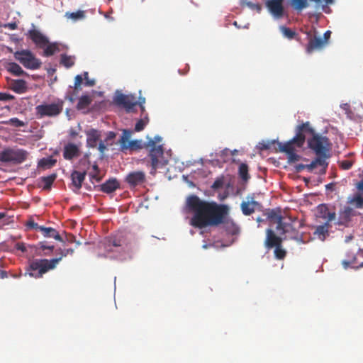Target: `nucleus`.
<instances>
[{"instance_id":"1","label":"nucleus","mask_w":363,"mask_h":363,"mask_svg":"<svg viewBox=\"0 0 363 363\" xmlns=\"http://www.w3.org/2000/svg\"><path fill=\"white\" fill-rule=\"evenodd\" d=\"M186 204L189 211L194 213L191 225L199 229L223 223L228 211L225 205L203 201L196 195H190Z\"/></svg>"},{"instance_id":"2","label":"nucleus","mask_w":363,"mask_h":363,"mask_svg":"<svg viewBox=\"0 0 363 363\" xmlns=\"http://www.w3.org/2000/svg\"><path fill=\"white\" fill-rule=\"evenodd\" d=\"M313 128L311 127L309 122H306L297 127L296 135L286 143L273 141L277 145L276 149L280 152H284L287 155L289 163H294L301 159L297 154L298 149H301L306 141L304 133H312Z\"/></svg>"},{"instance_id":"3","label":"nucleus","mask_w":363,"mask_h":363,"mask_svg":"<svg viewBox=\"0 0 363 363\" xmlns=\"http://www.w3.org/2000/svg\"><path fill=\"white\" fill-rule=\"evenodd\" d=\"M60 256L59 257L51 259H35L30 262L26 268V274H28L30 277L35 279L42 278L43 274L48 271L54 269L57 264L62 260V257H67L68 255H73L74 249L69 248L65 250L60 249Z\"/></svg>"},{"instance_id":"4","label":"nucleus","mask_w":363,"mask_h":363,"mask_svg":"<svg viewBox=\"0 0 363 363\" xmlns=\"http://www.w3.org/2000/svg\"><path fill=\"white\" fill-rule=\"evenodd\" d=\"M64 107V101L57 99L51 103L43 101L35 108V115L38 119L45 117L55 118L62 113Z\"/></svg>"},{"instance_id":"5","label":"nucleus","mask_w":363,"mask_h":363,"mask_svg":"<svg viewBox=\"0 0 363 363\" xmlns=\"http://www.w3.org/2000/svg\"><path fill=\"white\" fill-rule=\"evenodd\" d=\"M147 147L150 148L148 156L150 159L151 174H155L158 168H162L167 164L164 157V149L162 145H156V141L149 140Z\"/></svg>"},{"instance_id":"6","label":"nucleus","mask_w":363,"mask_h":363,"mask_svg":"<svg viewBox=\"0 0 363 363\" xmlns=\"http://www.w3.org/2000/svg\"><path fill=\"white\" fill-rule=\"evenodd\" d=\"M28 152L23 149L8 147L0 151V162L19 164L25 162Z\"/></svg>"},{"instance_id":"7","label":"nucleus","mask_w":363,"mask_h":363,"mask_svg":"<svg viewBox=\"0 0 363 363\" xmlns=\"http://www.w3.org/2000/svg\"><path fill=\"white\" fill-rule=\"evenodd\" d=\"M15 60L19 62L25 68L35 70L40 68L42 62L28 49L16 51L13 53Z\"/></svg>"},{"instance_id":"8","label":"nucleus","mask_w":363,"mask_h":363,"mask_svg":"<svg viewBox=\"0 0 363 363\" xmlns=\"http://www.w3.org/2000/svg\"><path fill=\"white\" fill-rule=\"evenodd\" d=\"M312 135L311 138L308 140V145L316 155H325V154H329L330 151V142L327 137L322 136L315 132L308 133Z\"/></svg>"},{"instance_id":"9","label":"nucleus","mask_w":363,"mask_h":363,"mask_svg":"<svg viewBox=\"0 0 363 363\" xmlns=\"http://www.w3.org/2000/svg\"><path fill=\"white\" fill-rule=\"evenodd\" d=\"M126 245V240L122 233H116L106 237L101 242L100 247L109 254L114 252H119Z\"/></svg>"},{"instance_id":"10","label":"nucleus","mask_w":363,"mask_h":363,"mask_svg":"<svg viewBox=\"0 0 363 363\" xmlns=\"http://www.w3.org/2000/svg\"><path fill=\"white\" fill-rule=\"evenodd\" d=\"M87 157L88 155H86L85 158L81 159L79 162V169L82 170V172L74 170L71 174L72 184L77 190L81 189L82 183L86 175V170L89 166V162L87 160Z\"/></svg>"},{"instance_id":"11","label":"nucleus","mask_w":363,"mask_h":363,"mask_svg":"<svg viewBox=\"0 0 363 363\" xmlns=\"http://www.w3.org/2000/svg\"><path fill=\"white\" fill-rule=\"evenodd\" d=\"M117 105L123 106L128 113L133 112L134 108L138 105L136 98L133 95L119 94L115 97Z\"/></svg>"},{"instance_id":"12","label":"nucleus","mask_w":363,"mask_h":363,"mask_svg":"<svg viewBox=\"0 0 363 363\" xmlns=\"http://www.w3.org/2000/svg\"><path fill=\"white\" fill-rule=\"evenodd\" d=\"M284 0H267L265 6L275 18H281L284 15Z\"/></svg>"},{"instance_id":"13","label":"nucleus","mask_w":363,"mask_h":363,"mask_svg":"<svg viewBox=\"0 0 363 363\" xmlns=\"http://www.w3.org/2000/svg\"><path fill=\"white\" fill-rule=\"evenodd\" d=\"M146 181L145 173L143 171H134L127 174L125 182L130 186L135 187L143 184Z\"/></svg>"},{"instance_id":"14","label":"nucleus","mask_w":363,"mask_h":363,"mask_svg":"<svg viewBox=\"0 0 363 363\" xmlns=\"http://www.w3.org/2000/svg\"><path fill=\"white\" fill-rule=\"evenodd\" d=\"M308 43L306 46V51L308 54H311L315 50H320L323 49L326 44L325 40L316 35L312 36L310 33H308Z\"/></svg>"},{"instance_id":"15","label":"nucleus","mask_w":363,"mask_h":363,"mask_svg":"<svg viewBox=\"0 0 363 363\" xmlns=\"http://www.w3.org/2000/svg\"><path fill=\"white\" fill-rule=\"evenodd\" d=\"M26 35L38 48H44L48 43V38L40 30L35 28L29 30Z\"/></svg>"},{"instance_id":"16","label":"nucleus","mask_w":363,"mask_h":363,"mask_svg":"<svg viewBox=\"0 0 363 363\" xmlns=\"http://www.w3.org/2000/svg\"><path fill=\"white\" fill-rule=\"evenodd\" d=\"M266 234L264 245L267 248L271 249L281 245L283 239L276 235L273 230L270 228L267 229Z\"/></svg>"},{"instance_id":"17","label":"nucleus","mask_w":363,"mask_h":363,"mask_svg":"<svg viewBox=\"0 0 363 363\" xmlns=\"http://www.w3.org/2000/svg\"><path fill=\"white\" fill-rule=\"evenodd\" d=\"M354 216V211L351 207L346 206L339 213L338 220L336 223L338 225L347 226Z\"/></svg>"},{"instance_id":"18","label":"nucleus","mask_w":363,"mask_h":363,"mask_svg":"<svg viewBox=\"0 0 363 363\" xmlns=\"http://www.w3.org/2000/svg\"><path fill=\"white\" fill-rule=\"evenodd\" d=\"M80 150L79 147L74 144L69 143L65 145L63 149V157L67 160H72L74 157L79 156Z\"/></svg>"},{"instance_id":"19","label":"nucleus","mask_w":363,"mask_h":363,"mask_svg":"<svg viewBox=\"0 0 363 363\" xmlns=\"http://www.w3.org/2000/svg\"><path fill=\"white\" fill-rule=\"evenodd\" d=\"M262 205L256 201H254L252 198V201H242L240 205V208L242 213L245 216H250L252 214L256 209H259Z\"/></svg>"},{"instance_id":"20","label":"nucleus","mask_w":363,"mask_h":363,"mask_svg":"<svg viewBox=\"0 0 363 363\" xmlns=\"http://www.w3.org/2000/svg\"><path fill=\"white\" fill-rule=\"evenodd\" d=\"M86 146L90 148L97 147L98 143L100 141L101 133L96 129H91L86 132Z\"/></svg>"},{"instance_id":"21","label":"nucleus","mask_w":363,"mask_h":363,"mask_svg":"<svg viewBox=\"0 0 363 363\" xmlns=\"http://www.w3.org/2000/svg\"><path fill=\"white\" fill-rule=\"evenodd\" d=\"M99 187L101 191L111 194L120 187V184L116 179H110Z\"/></svg>"},{"instance_id":"22","label":"nucleus","mask_w":363,"mask_h":363,"mask_svg":"<svg viewBox=\"0 0 363 363\" xmlns=\"http://www.w3.org/2000/svg\"><path fill=\"white\" fill-rule=\"evenodd\" d=\"M277 230L280 233L281 235H284L289 233H292L293 235L289 237L291 239L294 240H298V233L294 228L292 223L291 222H284V220L281 222V227L279 228H277Z\"/></svg>"},{"instance_id":"23","label":"nucleus","mask_w":363,"mask_h":363,"mask_svg":"<svg viewBox=\"0 0 363 363\" xmlns=\"http://www.w3.org/2000/svg\"><path fill=\"white\" fill-rule=\"evenodd\" d=\"M35 253L39 256L50 255L54 250V245H48L46 241L38 242L35 246Z\"/></svg>"},{"instance_id":"24","label":"nucleus","mask_w":363,"mask_h":363,"mask_svg":"<svg viewBox=\"0 0 363 363\" xmlns=\"http://www.w3.org/2000/svg\"><path fill=\"white\" fill-rule=\"evenodd\" d=\"M5 69L14 76L28 75V74L22 69V67L16 62H6L4 65Z\"/></svg>"},{"instance_id":"25","label":"nucleus","mask_w":363,"mask_h":363,"mask_svg":"<svg viewBox=\"0 0 363 363\" xmlns=\"http://www.w3.org/2000/svg\"><path fill=\"white\" fill-rule=\"evenodd\" d=\"M330 226L331 225L328 223L317 226L313 233L314 235L321 241H324L329 235V229Z\"/></svg>"},{"instance_id":"26","label":"nucleus","mask_w":363,"mask_h":363,"mask_svg":"<svg viewBox=\"0 0 363 363\" xmlns=\"http://www.w3.org/2000/svg\"><path fill=\"white\" fill-rule=\"evenodd\" d=\"M11 89L17 94H23L27 91V83L24 79H13L11 83Z\"/></svg>"},{"instance_id":"27","label":"nucleus","mask_w":363,"mask_h":363,"mask_svg":"<svg viewBox=\"0 0 363 363\" xmlns=\"http://www.w3.org/2000/svg\"><path fill=\"white\" fill-rule=\"evenodd\" d=\"M318 211L321 215V217L327 220L326 223L333 221L336 218V213L335 211H330L327 205L321 204L318 207Z\"/></svg>"},{"instance_id":"28","label":"nucleus","mask_w":363,"mask_h":363,"mask_svg":"<svg viewBox=\"0 0 363 363\" xmlns=\"http://www.w3.org/2000/svg\"><path fill=\"white\" fill-rule=\"evenodd\" d=\"M330 157L329 154H325V155H317V157L309 164V167L311 172L317 167L321 166L324 168V171L327 168L328 164L326 162V159Z\"/></svg>"},{"instance_id":"29","label":"nucleus","mask_w":363,"mask_h":363,"mask_svg":"<svg viewBox=\"0 0 363 363\" xmlns=\"http://www.w3.org/2000/svg\"><path fill=\"white\" fill-rule=\"evenodd\" d=\"M39 230L45 238H52L58 241H62L59 233L53 228L42 226L39 228Z\"/></svg>"},{"instance_id":"30","label":"nucleus","mask_w":363,"mask_h":363,"mask_svg":"<svg viewBox=\"0 0 363 363\" xmlns=\"http://www.w3.org/2000/svg\"><path fill=\"white\" fill-rule=\"evenodd\" d=\"M267 218L271 221L277 224V228H279L281 227V222L283 221V217L280 214L279 210H271L267 214Z\"/></svg>"},{"instance_id":"31","label":"nucleus","mask_w":363,"mask_h":363,"mask_svg":"<svg viewBox=\"0 0 363 363\" xmlns=\"http://www.w3.org/2000/svg\"><path fill=\"white\" fill-rule=\"evenodd\" d=\"M83 82V77L82 75H77L74 78V90L69 96V99L71 101H74L75 98L77 97L79 91L81 89V84Z\"/></svg>"},{"instance_id":"32","label":"nucleus","mask_w":363,"mask_h":363,"mask_svg":"<svg viewBox=\"0 0 363 363\" xmlns=\"http://www.w3.org/2000/svg\"><path fill=\"white\" fill-rule=\"evenodd\" d=\"M43 55L45 57H50L53 55L55 53L60 51L59 45L57 43H51L47 44V45L43 48Z\"/></svg>"},{"instance_id":"33","label":"nucleus","mask_w":363,"mask_h":363,"mask_svg":"<svg viewBox=\"0 0 363 363\" xmlns=\"http://www.w3.org/2000/svg\"><path fill=\"white\" fill-rule=\"evenodd\" d=\"M92 102V99L89 95H83L79 99V101L77 105L78 110H83L86 108Z\"/></svg>"},{"instance_id":"34","label":"nucleus","mask_w":363,"mask_h":363,"mask_svg":"<svg viewBox=\"0 0 363 363\" xmlns=\"http://www.w3.org/2000/svg\"><path fill=\"white\" fill-rule=\"evenodd\" d=\"M290 5L294 10L301 11L308 6V0H291Z\"/></svg>"},{"instance_id":"35","label":"nucleus","mask_w":363,"mask_h":363,"mask_svg":"<svg viewBox=\"0 0 363 363\" xmlns=\"http://www.w3.org/2000/svg\"><path fill=\"white\" fill-rule=\"evenodd\" d=\"M57 162L55 159L52 157L43 158L38 162V167L43 169L52 167Z\"/></svg>"},{"instance_id":"36","label":"nucleus","mask_w":363,"mask_h":363,"mask_svg":"<svg viewBox=\"0 0 363 363\" xmlns=\"http://www.w3.org/2000/svg\"><path fill=\"white\" fill-rule=\"evenodd\" d=\"M238 174L244 182H247L250 178L248 174V165L245 163H241L239 166Z\"/></svg>"},{"instance_id":"37","label":"nucleus","mask_w":363,"mask_h":363,"mask_svg":"<svg viewBox=\"0 0 363 363\" xmlns=\"http://www.w3.org/2000/svg\"><path fill=\"white\" fill-rule=\"evenodd\" d=\"M74 57L62 54L60 57V63L67 68H70L74 65Z\"/></svg>"},{"instance_id":"38","label":"nucleus","mask_w":363,"mask_h":363,"mask_svg":"<svg viewBox=\"0 0 363 363\" xmlns=\"http://www.w3.org/2000/svg\"><path fill=\"white\" fill-rule=\"evenodd\" d=\"M57 174H52L50 175H48L47 177H41V181L43 182V189H50L52 184L56 179Z\"/></svg>"},{"instance_id":"39","label":"nucleus","mask_w":363,"mask_h":363,"mask_svg":"<svg viewBox=\"0 0 363 363\" xmlns=\"http://www.w3.org/2000/svg\"><path fill=\"white\" fill-rule=\"evenodd\" d=\"M310 1L314 2L315 4V8H321L322 10L325 12L326 11V9L330 4H334L335 0H309Z\"/></svg>"},{"instance_id":"40","label":"nucleus","mask_w":363,"mask_h":363,"mask_svg":"<svg viewBox=\"0 0 363 363\" xmlns=\"http://www.w3.org/2000/svg\"><path fill=\"white\" fill-rule=\"evenodd\" d=\"M349 203L354 205L357 208H362L363 196H362L359 194H356L351 199H350Z\"/></svg>"},{"instance_id":"41","label":"nucleus","mask_w":363,"mask_h":363,"mask_svg":"<svg viewBox=\"0 0 363 363\" xmlns=\"http://www.w3.org/2000/svg\"><path fill=\"white\" fill-rule=\"evenodd\" d=\"M141 147H142L141 141L135 140L129 141L125 145H122L121 150H126L128 149H130V150H133L140 149Z\"/></svg>"},{"instance_id":"42","label":"nucleus","mask_w":363,"mask_h":363,"mask_svg":"<svg viewBox=\"0 0 363 363\" xmlns=\"http://www.w3.org/2000/svg\"><path fill=\"white\" fill-rule=\"evenodd\" d=\"M65 17L71 18L74 21H77L80 19H83L85 17V12L84 11H77L76 12H67Z\"/></svg>"},{"instance_id":"43","label":"nucleus","mask_w":363,"mask_h":363,"mask_svg":"<svg viewBox=\"0 0 363 363\" xmlns=\"http://www.w3.org/2000/svg\"><path fill=\"white\" fill-rule=\"evenodd\" d=\"M2 123L4 124L10 125L16 128L23 127L25 125V123L19 120L18 118H11L8 121H3Z\"/></svg>"},{"instance_id":"44","label":"nucleus","mask_w":363,"mask_h":363,"mask_svg":"<svg viewBox=\"0 0 363 363\" xmlns=\"http://www.w3.org/2000/svg\"><path fill=\"white\" fill-rule=\"evenodd\" d=\"M132 135V131L130 130L125 129L123 130V133L121 138L120 139V145L122 148V145H125L129 142V139L130 138Z\"/></svg>"},{"instance_id":"45","label":"nucleus","mask_w":363,"mask_h":363,"mask_svg":"<svg viewBox=\"0 0 363 363\" xmlns=\"http://www.w3.org/2000/svg\"><path fill=\"white\" fill-rule=\"evenodd\" d=\"M225 228L228 233L231 235H237L240 232V228L234 223H227Z\"/></svg>"},{"instance_id":"46","label":"nucleus","mask_w":363,"mask_h":363,"mask_svg":"<svg viewBox=\"0 0 363 363\" xmlns=\"http://www.w3.org/2000/svg\"><path fill=\"white\" fill-rule=\"evenodd\" d=\"M286 255V252L282 248L281 245L275 247L274 256L277 259H283Z\"/></svg>"},{"instance_id":"47","label":"nucleus","mask_w":363,"mask_h":363,"mask_svg":"<svg viewBox=\"0 0 363 363\" xmlns=\"http://www.w3.org/2000/svg\"><path fill=\"white\" fill-rule=\"evenodd\" d=\"M280 30L283 35L289 39H293L296 35V32L291 30L290 28L286 26H280Z\"/></svg>"},{"instance_id":"48","label":"nucleus","mask_w":363,"mask_h":363,"mask_svg":"<svg viewBox=\"0 0 363 363\" xmlns=\"http://www.w3.org/2000/svg\"><path fill=\"white\" fill-rule=\"evenodd\" d=\"M147 117H145V119H140L135 125V130L136 132H140L143 130L145 128L146 124L147 123Z\"/></svg>"},{"instance_id":"49","label":"nucleus","mask_w":363,"mask_h":363,"mask_svg":"<svg viewBox=\"0 0 363 363\" xmlns=\"http://www.w3.org/2000/svg\"><path fill=\"white\" fill-rule=\"evenodd\" d=\"M83 79L85 80V85L88 86H93L95 85V80L94 79H90L89 78V73L87 72H84L83 73Z\"/></svg>"},{"instance_id":"50","label":"nucleus","mask_w":363,"mask_h":363,"mask_svg":"<svg viewBox=\"0 0 363 363\" xmlns=\"http://www.w3.org/2000/svg\"><path fill=\"white\" fill-rule=\"evenodd\" d=\"M26 227L29 229H35L39 230V228L42 227L35 223L33 219H30L26 223Z\"/></svg>"},{"instance_id":"51","label":"nucleus","mask_w":363,"mask_h":363,"mask_svg":"<svg viewBox=\"0 0 363 363\" xmlns=\"http://www.w3.org/2000/svg\"><path fill=\"white\" fill-rule=\"evenodd\" d=\"M223 184H224V181H223V179L220 178V179H217L214 182L213 184H212L211 187L213 189H220L223 186Z\"/></svg>"},{"instance_id":"52","label":"nucleus","mask_w":363,"mask_h":363,"mask_svg":"<svg viewBox=\"0 0 363 363\" xmlns=\"http://www.w3.org/2000/svg\"><path fill=\"white\" fill-rule=\"evenodd\" d=\"M352 166V162L350 161V160H342L341 162H340V167L342 169H345V170H347V169H350Z\"/></svg>"},{"instance_id":"53","label":"nucleus","mask_w":363,"mask_h":363,"mask_svg":"<svg viewBox=\"0 0 363 363\" xmlns=\"http://www.w3.org/2000/svg\"><path fill=\"white\" fill-rule=\"evenodd\" d=\"M247 6L252 10H256L258 13H259L262 10V6L259 4H254L250 2L247 4Z\"/></svg>"},{"instance_id":"54","label":"nucleus","mask_w":363,"mask_h":363,"mask_svg":"<svg viewBox=\"0 0 363 363\" xmlns=\"http://www.w3.org/2000/svg\"><path fill=\"white\" fill-rule=\"evenodd\" d=\"M98 145V150L100 152L101 156L104 155L105 150L107 149L104 141L100 140Z\"/></svg>"},{"instance_id":"55","label":"nucleus","mask_w":363,"mask_h":363,"mask_svg":"<svg viewBox=\"0 0 363 363\" xmlns=\"http://www.w3.org/2000/svg\"><path fill=\"white\" fill-rule=\"evenodd\" d=\"M14 99V96L6 93H0V100L1 101H9Z\"/></svg>"},{"instance_id":"56","label":"nucleus","mask_w":363,"mask_h":363,"mask_svg":"<svg viewBox=\"0 0 363 363\" xmlns=\"http://www.w3.org/2000/svg\"><path fill=\"white\" fill-rule=\"evenodd\" d=\"M138 101V104H139V106L140 107L141 111L144 112L145 111L144 104L145 103V98L140 96L138 99V101Z\"/></svg>"},{"instance_id":"57","label":"nucleus","mask_w":363,"mask_h":363,"mask_svg":"<svg viewBox=\"0 0 363 363\" xmlns=\"http://www.w3.org/2000/svg\"><path fill=\"white\" fill-rule=\"evenodd\" d=\"M305 169H307L308 171L311 172V168L309 167V164H299L296 166V170L297 172H301Z\"/></svg>"},{"instance_id":"58","label":"nucleus","mask_w":363,"mask_h":363,"mask_svg":"<svg viewBox=\"0 0 363 363\" xmlns=\"http://www.w3.org/2000/svg\"><path fill=\"white\" fill-rule=\"evenodd\" d=\"M331 33H331L330 30H327V31L325 32V33L323 35V40H325V44L326 45L328 44V40L330 38Z\"/></svg>"},{"instance_id":"59","label":"nucleus","mask_w":363,"mask_h":363,"mask_svg":"<svg viewBox=\"0 0 363 363\" xmlns=\"http://www.w3.org/2000/svg\"><path fill=\"white\" fill-rule=\"evenodd\" d=\"M16 248L23 252H25L27 250L25 244L23 242L17 243Z\"/></svg>"},{"instance_id":"60","label":"nucleus","mask_w":363,"mask_h":363,"mask_svg":"<svg viewBox=\"0 0 363 363\" xmlns=\"http://www.w3.org/2000/svg\"><path fill=\"white\" fill-rule=\"evenodd\" d=\"M5 28H8L11 30H15L17 28V24L15 22L9 23L4 26Z\"/></svg>"},{"instance_id":"61","label":"nucleus","mask_w":363,"mask_h":363,"mask_svg":"<svg viewBox=\"0 0 363 363\" xmlns=\"http://www.w3.org/2000/svg\"><path fill=\"white\" fill-rule=\"evenodd\" d=\"M357 188L359 191L363 192V179H361L357 184Z\"/></svg>"},{"instance_id":"62","label":"nucleus","mask_w":363,"mask_h":363,"mask_svg":"<svg viewBox=\"0 0 363 363\" xmlns=\"http://www.w3.org/2000/svg\"><path fill=\"white\" fill-rule=\"evenodd\" d=\"M10 39L12 42L15 43H18L20 41V39L16 36V35L13 34L10 36Z\"/></svg>"},{"instance_id":"63","label":"nucleus","mask_w":363,"mask_h":363,"mask_svg":"<svg viewBox=\"0 0 363 363\" xmlns=\"http://www.w3.org/2000/svg\"><path fill=\"white\" fill-rule=\"evenodd\" d=\"M116 137V133L114 132H109L108 135H107V138H106V140H112L114 138Z\"/></svg>"},{"instance_id":"64","label":"nucleus","mask_w":363,"mask_h":363,"mask_svg":"<svg viewBox=\"0 0 363 363\" xmlns=\"http://www.w3.org/2000/svg\"><path fill=\"white\" fill-rule=\"evenodd\" d=\"M261 145H262V147H261L262 150H268V149L270 148V144L269 143H262Z\"/></svg>"}]
</instances>
